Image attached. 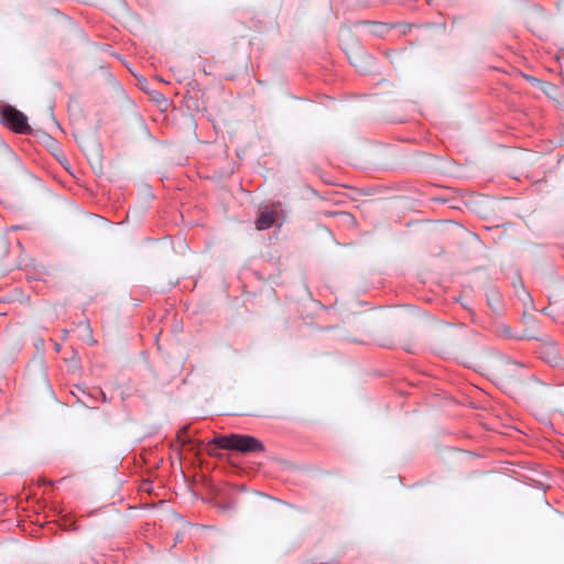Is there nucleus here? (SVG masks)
I'll list each match as a JSON object with an SVG mask.
<instances>
[{
	"label": "nucleus",
	"mask_w": 564,
	"mask_h": 564,
	"mask_svg": "<svg viewBox=\"0 0 564 564\" xmlns=\"http://www.w3.org/2000/svg\"><path fill=\"white\" fill-rule=\"evenodd\" d=\"M543 359L551 365H557L560 362L561 358L554 345L545 347L543 351Z\"/></svg>",
	"instance_id": "423d86ee"
},
{
	"label": "nucleus",
	"mask_w": 564,
	"mask_h": 564,
	"mask_svg": "<svg viewBox=\"0 0 564 564\" xmlns=\"http://www.w3.org/2000/svg\"><path fill=\"white\" fill-rule=\"evenodd\" d=\"M187 432H188V426H183L178 432H177V440L180 442H182V444H185L186 442H189V440H187Z\"/></svg>",
	"instance_id": "0eeeda50"
},
{
	"label": "nucleus",
	"mask_w": 564,
	"mask_h": 564,
	"mask_svg": "<svg viewBox=\"0 0 564 564\" xmlns=\"http://www.w3.org/2000/svg\"><path fill=\"white\" fill-rule=\"evenodd\" d=\"M0 121L18 133H28L30 131L25 115L11 105L0 107Z\"/></svg>",
	"instance_id": "f03ea898"
},
{
	"label": "nucleus",
	"mask_w": 564,
	"mask_h": 564,
	"mask_svg": "<svg viewBox=\"0 0 564 564\" xmlns=\"http://www.w3.org/2000/svg\"><path fill=\"white\" fill-rule=\"evenodd\" d=\"M530 80L532 82H536L541 85V88L542 90L551 98L553 99H557L560 97V89L556 85L552 84V83H547V82H539L538 79L535 78H532V77H528Z\"/></svg>",
	"instance_id": "39448f33"
},
{
	"label": "nucleus",
	"mask_w": 564,
	"mask_h": 564,
	"mask_svg": "<svg viewBox=\"0 0 564 564\" xmlns=\"http://www.w3.org/2000/svg\"><path fill=\"white\" fill-rule=\"evenodd\" d=\"M351 64L360 72H366L371 63V57L364 54L361 51L357 52L355 56H350Z\"/></svg>",
	"instance_id": "20e7f679"
},
{
	"label": "nucleus",
	"mask_w": 564,
	"mask_h": 564,
	"mask_svg": "<svg viewBox=\"0 0 564 564\" xmlns=\"http://www.w3.org/2000/svg\"><path fill=\"white\" fill-rule=\"evenodd\" d=\"M275 221V213L272 209H265L261 212L256 220V228L258 230H264L273 226Z\"/></svg>",
	"instance_id": "7ed1b4c3"
},
{
	"label": "nucleus",
	"mask_w": 564,
	"mask_h": 564,
	"mask_svg": "<svg viewBox=\"0 0 564 564\" xmlns=\"http://www.w3.org/2000/svg\"><path fill=\"white\" fill-rule=\"evenodd\" d=\"M215 445L223 449H231L237 451L242 454L254 453V452H263L264 445L263 443L251 435H241V434H229V435H218L216 436L208 445V452L212 454V446Z\"/></svg>",
	"instance_id": "f257e3e1"
},
{
	"label": "nucleus",
	"mask_w": 564,
	"mask_h": 564,
	"mask_svg": "<svg viewBox=\"0 0 564 564\" xmlns=\"http://www.w3.org/2000/svg\"><path fill=\"white\" fill-rule=\"evenodd\" d=\"M507 367H513L514 370H517L520 367V365L518 362H516V361L514 362L512 361V362H508Z\"/></svg>",
	"instance_id": "9d476101"
},
{
	"label": "nucleus",
	"mask_w": 564,
	"mask_h": 564,
	"mask_svg": "<svg viewBox=\"0 0 564 564\" xmlns=\"http://www.w3.org/2000/svg\"><path fill=\"white\" fill-rule=\"evenodd\" d=\"M500 333L505 336H510V329L508 326L506 325H501V329H500Z\"/></svg>",
	"instance_id": "1a4fd4ad"
},
{
	"label": "nucleus",
	"mask_w": 564,
	"mask_h": 564,
	"mask_svg": "<svg viewBox=\"0 0 564 564\" xmlns=\"http://www.w3.org/2000/svg\"><path fill=\"white\" fill-rule=\"evenodd\" d=\"M492 302L499 304V295L495 292L491 294V297H489V303L492 304Z\"/></svg>",
	"instance_id": "6e6552de"
}]
</instances>
